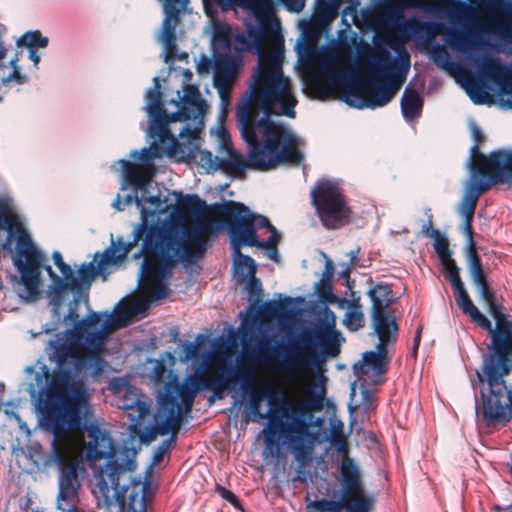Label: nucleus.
I'll return each mask as SVG.
<instances>
[{"label": "nucleus", "mask_w": 512, "mask_h": 512, "mask_svg": "<svg viewBox=\"0 0 512 512\" xmlns=\"http://www.w3.org/2000/svg\"><path fill=\"white\" fill-rule=\"evenodd\" d=\"M48 375V368L43 366L42 373L36 374V383L30 384L28 389L41 414V427L53 436L50 450L43 461L44 466H54L57 470L68 467L72 461L71 448L65 436L69 432L83 430L90 438L85 454L89 466L93 468L97 461L106 460L93 474V494L105 506L122 501L130 486L137 488L140 485L138 479H124L127 472L136 468L140 447H134L132 437L120 446L115 445L97 422L88 421L90 397L87 389L48 382Z\"/></svg>", "instance_id": "f257e3e1"}, {"label": "nucleus", "mask_w": 512, "mask_h": 512, "mask_svg": "<svg viewBox=\"0 0 512 512\" xmlns=\"http://www.w3.org/2000/svg\"><path fill=\"white\" fill-rule=\"evenodd\" d=\"M315 289L319 302L324 304V315L318 318L315 327L302 328L300 336H290L291 344L277 339L275 333L260 331L249 355L254 363L268 365L277 361L282 369L302 366L319 371L327 358L339 355L344 338L335 329V315L328 304L346 299L333 293L330 281L320 279Z\"/></svg>", "instance_id": "f03ea898"}, {"label": "nucleus", "mask_w": 512, "mask_h": 512, "mask_svg": "<svg viewBox=\"0 0 512 512\" xmlns=\"http://www.w3.org/2000/svg\"><path fill=\"white\" fill-rule=\"evenodd\" d=\"M110 317L111 314L91 312L76 321L73 328L65 330V340L57 334L56 339L49 341V349L52 350L49 359L56 365L51 382L86 389L80 375L89 372L96 376L101 372L103 341L110 329L122 326L112 322Z\"/></svg>", "instance_id": "7ed1b4c3"}, {"label": "nucleus", "mask_w": 512, "mask_h": 512, "mask_svg": "<svg viewBox=\"0 0 512 512\" xmlns=\"http://www.w3.org/2000/svg\"><path fill=\"white\" fill-rule=\"evenodd\" d=\"M269 60L276 66L267 70L258 64L245 96L236 107L235 118L242 108H246L249 125L256 129L265 128L268 122H275L271 115H285L294 118L297 100L291 92L289 80L283 76L280 63L283 50L272 51Z\"/></svg>", "instance_id": "20e7f679"}, {"label": "nucleus", "mask_w": 512, "mask_h": 512, "mask_svg": "<svg viewBox=\"0 0 512 512\" xmlns=\"http://www.w3.org/2000/svg\"><path fill=\"white\" fill-rule=\"evenodd\" d=\"M184 94L180 95L177 91V99L171 100L177 110L172 113H167L163 107L158 117L149 119L148 134L151 138H157L164 147V153L170 157H177L178 161H191L195 158V150L197 147L193 145L191 140L195 139L197 129L192 128L189 124L184 126L178 137L180 139H187L180 143L178 139L171 133L169 124L177 121L183 122L187 120H196L200 118L202 122L203 116L206 113V103L202 98L199 89L194 85H186L183 88Z\"/></svg>", "instance_id": "39448f33"}, {"label": "nucleus", "mask_w": 512, "mask_h": 512, "mask_svg": "<svg viewBox=\"0 0 512 512\" xmlns=\"http://www.w3.org/2000/svg\"><path fill=\"white\" fill-rule=\"evenodd\" d=\"M383 54L384 58L374 57L369 62V67L373 70L372 76L366 79L372 87L370 92H367L364 84L353 75L339 74L333 78L334 81L349 86L344 95V101L349 106L357 109L384 107L397 93L410 69L409 56L405 54L396 67L394 62L389 60V53L384 51Z\"/></svg>", "instance_id": "423d86ee"}, {"label": "nucleus", "mask_w": 512, "mask_h": 512, "mask_svg": "<svg viewBox=\"0 0 512 512\" xmlns=\"http://www.w3.org/2000/svg\"><path fill=\"white\" fill-rule=\"evenodd\" d=\"M486 164L490 168L488 178L481 179L480 170L475 169L458 206V213L463 218L462 232L467 240L466 249L476 247L473 239V221L480 196L492 185L512 184V150L492 151Z\"/></svg>", "instance_id": "0eeeda50"}, {"label": "nucleus", "mask_w": 512, "mask_h": 512, "mask_svg": "<svg viewBox=\"0 0 512 512\" xmlns=\"http://www.w3.org/2000/svg\"><path fill=\"white\" fill-rule=\"evenodd\" d=\"M268 125L258 129L261 148L252 151V164L265 171L282 163L299 165L303 154L296 148V137L282 124L268 122Z\"/></svg>", "instance_id": "6e6552de"}, {"label": "nucleus", "mask_w": 512, "mask_h": 512, "mask_svg": "<svg viewBox=\"0 0 512 512\" xmlns=\"http://www.w3.org/2000/svg\"><path fill=\"white\" fill-rule=\"evenodd\" d=\"M315 413L303 417L302 423L292 420L284 422L279 428L282 445H287L298 463L299 472L309 460L316 443L320 442L324 432L325 418Z\"/></svg>", "instance_id": "1a4fd4ad"}, {"label": "nucleus", "mask_w": 512, "mask_h": 512, "mask_svg": "<svg viewBox=\"0 0 512 512\" xmlns=\"http://www.w3.org/2000/svg\"><path fill=\"white\" fill-rule=\"evenodd\" d=\"M311 200L326 229H340L350 222L351 209L337 182L319 180L311 191Z\"/></svg>", "instance_id": "9d476101"}, {"label": "nucleus", "mask_w": 512, "mask_h": 512, "mask_svg": "<svg viewBox=\"0 0 512 512\" xmlns=\"http://www.w3.org/2000/svg\"><path fill=\"white\" fill-rule=\"evenodd\" d=\"M486 304L488 305L489 314L495 320V326L479 311L469 295L460 303L459 308L471 318L472 322L489 333L491 341L487 349H491L512 341V320H509L507 314L503 311L502 296Z\"/></svg>", "instance_id": "9b49d317"}, {"label": "nucleus", "mask_w": 512, "mask_h": 512, "mask_svg": "<svg viewBox=\"0 0 512 512\" xmlns=\"http://www.w3.org/2000/svg\"><path fill=\"white\" fill-rule=\"evenodd\" d=\"M177 433L178 430L172 431L171 433H169L170 436L167 439H164L158 445V447L153 453L152 462L146 471V476L143 482L140 477L131 476V473L134 472L137 469V467L134 470L127 472L124 479H138L140 480V485L137 488H134V486H130L128 490L124 493L122 501H114V504H118L120 506L122 512H147L151 470L155 465H157L163 460L165 453L170 449V447L176 445Z\"/></svg>", "instance_id": "f8f14e48"}, {"label": "nucleus", "mask_w": 512, "mask_h": 512, "mask_svg": "<svg viewBox=\"0 0 512 512\" xmlns=\"http://www.w3.org/2000/svg\"><path fill=\"white\" fill-rule=\"evenodd\" d=\"M451 48L462 57L474 63L476 73L480 79H493L499 70L498 63L489 54L480 51L492 47L488 38L481 34H458L450 41Z\"/></svg>", "instance_id": "ddd939ff"}, {"label": "nucleus", "mask_w": 512, "mask_h": 512, "mask_svg": "<svg viewBox=\"0 0 512 512\" xmlns=\"http://www.w3.org/2000/svg\"><path fill=\"white\" fill-rule=\"evenodd\" d=\"M488 351L483 355L480 370L476 371L477 378L481 383H487V391L506 390L505 377L512 371V341Z\"/></svg>", "instance_id": "4468645a"}, {"label": "nucleus", "mask_w": 512, "mask_h": 512, "mask_svg": "<svg viewBox=\"0 0 512 512\" xmlns=\"http://www.w3.org/2000/svg\"><path fill=\"white\" fill-rule=\"evenodd\" d=\"M280 400H283V397L279 393L270 390L261 392L251 391L249 396V412L246 423L249 422L250 416H252L253 421L268 418L269 422L277 427V431L274 429L264 430L265 447L267 450H271L272 454H276L279 450L280 445L277 434L279 435V428L284 423V418L274 417V412L272 411L280 403Z\"/></svg>", "instance_id": "2eb2a0df"}, {"label": "nucleus", "mask_w": 512, "mask_h": 512, "mask_svg": "<svg viewBox=\"0 0 512 512\" xmlns=\"http://www.w3.org/2000/svg\"><path fill=\"white\" fill-rule=\"evenodd\" d=\"M237 127L240 131L241 137L248 148L247 158L245 159L239 152H237L231 144L227 147V158H221V169L225 170L228 174H241L246 168L265 171L260 167L252 164L251 154L254 149H260V137L258 129L249 125L247 120L246 108H242L236 118Z\"/></svg>", "instance_id": "dca6fc26"}, {"label": "nucleus", "mask_w": 512, "mask_h": 512, "mask_svg": "<svg viewBox=\"0 0 512 512\" xmlns=\"http://www.w3.org/2000/svg\"><path fill=\"white\" fill-rule=\"evenodd\" d=\"M166 230L164 226L155 224L149 225L143 238L142 248L134 254V258L138 259L145 255V259L141 265L140 279L144 275H154L160 280L170 277L171 265L167 263L166 254H162V246L164 245L159 238V231Z\"/></svg>", "instance_id": "f3484780"}, {"label": "nucleus", "mask_w": 512, "mask_h": 512, "mask_svg": "<svg viewBox=\"0 0 512 512\" xmlns=\"http://www.w3.org/2000/svg\"><path fill=\"white\" fill-rule=\"evenodd\" d=\"M392 329L377 328L374 333L378 336L379 342L376 344V350L366 351L362 354V360L353 365V372L361 378L369 371L377 375L384 374L389 369L390 360L387 357L388 347L394 345L397 340L398 325L397 322L391 321Z\"/></svg>", "instance_id": "a211bd4d"}, {"label": "nucleus", "mask_w": 512, "mask_h": 512, "mask_svg": "<svg viewBox=\"0 0 512 512\" xmlns=\"http://www.w3.org/2000/svg\"><path fill=\"white\" fill-rule=\"evenodd\" d=\"M341 478L347 512H371L374 498L364 493L358 468L350 458L341 465Z\"/></svg>", "instance_id": "6ab92c4d"}, {"label": "nucleus", "mask_w": 512, "mask_h": 512, "mask_svg": "<svg viewBox=\"0 0 512 512\" xmlns=\"http://www.w3.org/2000/svg\"><path fill=\"white\" fill-rule=\"evenodd\" d=\"M159 233V239L164 244L162 254H166L167 263L171 265V269L178 261H182L184 265L196 263L208 248L207 241L202 237L194 244L195 251L190 252L184 244L180 231L176 228L166 227V230H160Z\"/></svg>", "instance_id": "aec40b11"}, {"label": "nucleus", "mask_w": 512, "mask_h": 512, "mask_svg": "<svg viewBox=\"0 0 512 512\" xmlns=\"http://www.w3.org/2000/svg\"><path fill=\"white\" fill-rule=\"evenodd\" d=\"M84 469L81 460H72L68 467L58 470V493L56 508L59 512H86L79 507L81 484L78 472Z\"/></svg>", "instance_id": "412c9836"}, {"label": "nucleus", "mask_w": 512, "mask_h": 512, "mask_svg": "<svg viewBox=\"0 0 512 512\" xmlns=\"http://www.w3.org/2000/svg\"><path fill=\"white\" fill-rule=\"evenodd\" d=\"M481 404L476 400V413L487 425L507 423L512 419V388L506 390L480 391Z\"/></svg>", "instance_id": "4be33fe9"}, {"label": "nucleus", "mask_w": 512, "mask_h": 512, "mask_svg": "<svg viewBox=\"0 0 512 512\" xmlns=\"http://www.w3.org/2000/svg\"><path fill=\"white\" fill-rule=\"evenodd\" d=\"M368 285L367 295L372 302L373 328H377V330L380 328L392 329L390 322H396V318L390 312L386 313V309L397 301V297L393 294L392 284L387 282L375 283L372 278H369Z\"/></svg>", "instance_id": "5701e85b"}, {"label": "nucleus", "mask_w": 512, "mask_h": 512, "mask_svg": "<svg viewBox=\"0 0 512 512\" xmlns=\"http://www.w3.org/2000/svg\"><path fill=\"white\" fill-rule=\"evenodd\" d=\"M95 262L94 259L91 262L82 263L77 270V276L72 272L70 278L57 279L58 284L55 287L58 291L63 290V300L66 293L70 291L74 295V302L82 300L88 302L89 290L95 277L101 274L104 279L106 278L104 272L101 271V264Z\"/></svg>", "instance_id": "b1692460"}, {"label": "nucleus", "mask_w": 512, "mask_h": 512, "mask_svg": "<svg viewBox=\"0 0 512 512\" xmlns=\"http://www.w3.org/2000/svg\"><path fill=\"white\" fill-rule=\"evenodd\" d=\"M324 393L323 387L319 391L312 387L309 394L298 402L286 403L284 399L280 400V403L272 409L274 417L284 418V422L295 420L301 424L304 420L303 417L322 411L325 405Z\"/></svg>", "instance_id": "393cba45"}, {"label": "nucleus", "mask_w": 512, "mask_h": 512, "mask_svg": "<svg viewBox=\"0 0 512 512\" xmlns=\"http://www.w3.org/2000/svg\"><path fill=\"white\" fill-rule=\"evenodd\" d=\"M243 211L242 215H239L237 219L229 220V234L237 237L236 241H240V245H244V239L246 237L247 230L253 229L254 236L258 237L257 230L266 227L268 230L273 226L269 219L263 215L253 213L247 206L241 205Z\"/></svg>", "instance_id": "a878e982"}, {"label": "nucleus", "mask_w": 512, "mask_h": 512, "mask_svg": "<svg viewBox=\"0 0 512 512\" xmlns=\"http://www.w3.org/2000/svg\"><path fill=\"white\" fill-rule=\"evenodd\" d=\"M163 5L164 19L162 22L163 42L167 49L175 47V29L180 20V13L186 9L189 0H160Z\"/></svg>", "instance_id": "bb28decb"}, {"label": "nucleus", "mask_w": 512, "mask_h": 512, "mask_svg": "<svg viewBox=\"0 0 512 512\" xmlns=\"http://www.w3.org/2000/svg\"><path fill=\"white\" fill-rule=\"evenodd\" d=\"M42 262L43 259L34 263L31 259L14 258V265L20 273L21 283L24 286L27 299L36 300L38 298Z\"/></svg>", "instance_id": "cd10ccee"}, {"label": "nucleus", "mask_w": 512, "mask_h": 512, "mask_svg": "<svg viewBox=\"0 0 512 512\" xmlns=\"http://www.w3.org/2000/svg\"><path fill=\"white\" fill-rule=\"evenodd\" d=\"M268 32L264 25L250 24L247 27V33H240L235 36V40L242 46V50H255V53L262 58L265 53V41Z\"/></svg>", "instance_id": "c85d7f7f"}, {"label": "nucleus", "mask_w": 512, "mask_h": 512, "mask_svg": "<svg viewBox=\"0 0 512 512\" xmlns=\"http://www.w3.org/2000/svg\"><path fill=\"white\" fill-rule=\"evenodd\" d=\"M214 57V68L221 73V75L216 74L214 80V86L218 88L222 100L229 102L227 96L224 95V89L228 78L231 77L236 70V60L230 53L224 54H213Z\"/></svg>", "instance_id": "c756f323"}, {"label": "nucleus", "mask_w": 512, "mask_h": 512, "mask_svg": "<svg viewBox=\"0 0 512 512\" xmlns=\"http://www.w3.org/2000/svg\"><path fill=\"white\" fill-rule=\"evenodd\" d=\"M442 265V274L452 286L454 298L459 306L460 303L468 296L464 283L460 277V268L456 261L451 257L440 260Z\"/></svg>", "instance_id": "7c9ffc66"}, {"label": "nucleus", "mask_w": 512, "mask_h": 512, "mask_svg": "<svg viewBox=\"0 0 512 512\" xmlns=\"http://www.w3.org/2000/svg\"><path fill=\"white\" fill-rule=\"evenodd\" d=\"M119 407L123 410H133L135 412L134 414L128 413L131 420L134 421L130 426L133 431H135L139 419L149 412V405L141 400L140 395L132 387L126 390L123 398L120 400Z\"/></svg>", "instance_id": "2f4dec72"}, {"label": "nucleus", "mask_w": 512, "mask_h": 512, "mask_svg": "<svg viewBox=\"0 0 512 512\" xmlns=\"http://www.w3.org/2000/svg\"><path fill=\"white\" fill-rule=\"evenodd\" d=\"M229 238L235 273L242 275L243 278L255 274L257 270L255 260L249 255H245L241 252V248L246 247L247 245H240V242L238 243V241H236L237 237L235 235L229 234Z\"/></svg>", "instance_id": "473e14b6"}, {"label": "nucleus", "mask_w": 512, "mask_h": 512, "mask_svg": "<svg viewBox=\"0 0 512 512\" xmlns=\"http://www.w3.org/2000/svg\"><path fill=\"white\" fill-rule=\"evenodd\" d=\"M401 113L406 121H412L421 116L423 99L418 91L408 84L403 92L401 102Z\"/></svg>", "instance_id": "72a5a7b5"}, {"label": "nucleus", "mask_w": 512, "mask_h": 512, "mask_svg": "<svg viewBox=\"0 0 512 512\" xmlns=\"http://www.w3.org/2000/svg\"><path fill=\"white\" fill-rule=\"evenodd\" d=\"M14 239L16 241V258L23 260L31 259L34 263L44 259L43 253L33 244L30 235L24 229H19Z\"/></svg>", "instance_id": "f704fd0d"}, {"label": "nucleus", "mask_w": 512, "mask_h": 512, "mask_svg": "<svg viewBox=\"0 0 512 512\" xmlns=\"http://www.w3.org/2000/svg\"><path fill=\"white\" fill-rule=\"evenodd\" d=\"M118 163L121 165L126 181L132 185L135 192H138V190H145L146 187L152 186L151 179L140 173L135 164L126 159H120Z\"/></svg>", "instance_id": "c9c22d12"}, {"label": "nucleus", "mask_w": 512, "mask_h": 512, "mask_svg": "<svg viewBox=\"0 0 512 512\" xmlns=\"http://www.w3.org/2000/svg\"><path fill=\"white\" fill-rule=\"evenodd\" d=\"M468 270L477 289L489 284L487 273L483 270L482 260L476 247L466 249Z\"/></svg>", "instance_id": "e433bc0d"}, {"label": "nucleus", "mask_w": 512, "mask_h": 512, "mask_svg": "<svg viewBox=\"0 0 512 512\" xmlns=\"http://www.w3.org/2000/svg\"><path fill=\"white\" fill-rule=\"evenodd\" d=\"M160 408L156 413H159V418L164 422L171 424L175 429H179L180 419L176 414V409L179 407L178 398L173 394H165L159 401Z\"/></svg>", "instance_id": "4c0bfd02"}, {"label": "nucleus", "mask_w": 512, "mask_h": 512, "mask_svg": "<svg viewBox=\"0 0 512 512\" xmlns=\"http://www.w3.org/2000/svg\"><path fill=\"white\" fill-rule=\"evenodd\" d=\"M41 267L47 272L48 276L51 279V283L47 286L46 289V297L48 299L49 305L51 306V311L54 315L59 316L60 308L63 304V290H56L57 279L61 278V276L57 275L52 267L48 264H43Z\"/></svg>", "instance_id": "58836bf2"}, {"label": "nucleus", "mask_w": 512, "mask_h": 512, "mask_svg": "<svg viewBox=\"0 0 512 512\" xmlns=\"http://www.w3.org/2000/svg\"><path fill=\"white\" fill-rule=\"evenodd\" d=\"M153 420L154 424L148 425L144 431L139 434L140 443L149 444L157 438V435H167L176 430L171 424L159 418V413L154 414Z\"/></svg>", "instance_id": "ea45409f"}, {"label": "nucleus", "mask_w": 512, "mask_h": 512, "mask_svg": "<svg viewBox=\"0 0 512 512\" xmlns=\"http://www.w3.org/2000/svg\"><path fill=\"white\" fill-rule=\"evenodd\" d=\"M490 158V154L488 157H484V155L480 151V147L478 143H475L470 149V159H469V167H470V178L472 180L473 173L475 169L480 170L481 179H487L490 174V168L487 166V161Z\"/></svg>", "instance_id": "a19ab883"}, {"label": "nucleus", "mask_w": 512, "mask_h": 512, "mask_svg": "<svg viewBox=\"0 0 512 512\" xmlns=\"http://www.w3.org/2000/svg\"><path fill=\"white\" fill-rule=\"evenodd\" d=\"M154 86L148 89L146 93L147 105L146 111L149 114V119L158 117L159 111L164 107L161 103V86L157 77L153 78Z\"/></svg>", "instance_id": "79ce46f5"}, {"label": "nucleus", "mask_w": 512, "mask_h": 512, "mask_svg": "<svg viewBox=\"0 0 512 512\" xmlns=\"http://www.w3.org/2000/svg\"><path fill=\"white\" fill-rule=\"evenodd\" d=\"M270 236L266 241H262L259 239V237L254 236V230L249 229L247 230L246 237L244 239V242H242L244 245H247V247H257L262 248L266 250H270V248H276V243L280 240V235L278 234L276 228L274 226H271Z\"/></svg>", "instance_id": "37998d69"}, {"label": "nucleus", "mask_w": 512, "mask_h": 512, "mask_svg": "<svg viewBox=\"0 0 512 512\" xmlns=\"http://www.w3.org/2000/svg\"><path fill=\"white\" fill-rule=\"evenodd\" d=\"M213 54H224L232 51L233 45L229 34V28L219 27L212 36Z\"/></svg>", "instance_id": "c03bdc74"}, {"label": "nucleus", "mask_w": 512, "mask_h": 512, "mask_svg": "<svg viewBox=\"0 0 512 512\" xmlns=\"http://www.w3.org/2000/svg\"><path fill=\"white\" fill-rule=\"evenodd\" d=\"M49 43V38L43 36L39 30H30L25 32L17 41V47H28L32 49L45 48Z\"/></svg>", "instance_id": "a18cd8bd"}, {"label": "nucleus", "mask_w": 512, "mask_h": 512, "mask_svg": "<svg viewBox=\"0 0 512 512\" xmlns=\"http://www.w3.org/2000/svg\"><path fill=\"white\" fill-rule=\"evenodd\" d=\"M151 143L149 148L144 147L140 151H132L130 153V157L134 159H138L146 165H152L154 159L159 156L158 150L162 149L164 151V147L167 145H162L157 138Z\"/></svg>", "instance_id": "49530a36"}, {"label": "nucleus", "mask_w": 512, "mask_h": 512, "mask_svg": "<svg viewBox=\"0 0 512 512\" xmlns=\"http://www.w3.org/2000/svg\"><path fill=\"white\" fill-rule=\"evenodd\" d=\"M345 505V499L341 495L340 499H315L310 502L308 507H310L313 512H341Z\"/></svg>", "instance_id": "de8ad7c7"}, {"label": "nucleus", "mask_w": 512, "mask_h": 512, "mask_svg": "<svg viewBox=\"0 0 512 512\" xmlns=\"http://www.w3.org/2000/svg\"><path fill=\"white\" fill-rule=\"evenodd\" d=\"M1 230H5L7 232L3 248L5 250L12 251L11 246L15 236L13 222L8 212L5 210L3 202L0 200V231Z\"/></svg>", "instance_id": "09e8293b"}, {"label": "nucleus", "mask_w": 512, "mask_h": 512, "mask_svg": "<svg viewBox=\"0 0 512 512\" xmlns=\"http://www.w3.org/2000/svg\"><path fill=\"white\" fill-rule=\"evenodd\" d=\"M182 206L192 212L196 218H200L208 210L205 200L201 199L197 194H187L183 197Z\"/></svg>", "instance_id": "8fccbe9b"}, {"label": "nucleus", "mask_w": 512, "mask_h": 512, "mask_svg": "<svg viewBox=\"0 0 512 512\" xmlns=\"http://www.w3.org/2000/svg\"><path fill=\"white\" fill-rule=\"evenodd\" d=\"M19 62V53L17 52L15 56L9 61V66L12 71L7 76L2 77L1 83L4 86H7L10 82H15L16 84H26L29 81V77L26 74H22L20 72Z\"/></svg>", "instance_id": "3c124183"}, {"label": "nucleus", "mask_w": 512, "mask_h": 512, "mask_svg": "<svg viewBox=\"0 0 512 512\" xmlns=\"http://www.w3.org/2000/svg\"><path fill=\"white\" fill-rule=\"evenodd\" d=\"M284 301L286 303L281 302L280 300L278 302L274 300H267L263 302L258 307V311L261 315L267 316V317H274L279 315L280 313L285 312L286 306L291 304L293 299L291 297H285Z\"/></svg>", "instance_id": "603ef678"}, {"label": "nucleus", "mask_w": 512, "mask_h": 512, "mask_svg": "<svg viewBox=\"0 0 512 512\" xmlns=\"http://www.w3.org/2000/svg\"><path fill=\"white\" fill-rule=\"evenodd\" d=\"M194 145L198 147L196 144ZM197 152H199L198 165L205 169L207 173H214L221 169V158L217 156L213 157L210 151L199 150V148L195 150V157L197 156Z\"/></svg>", "instance_id": "864d4df0"}, {"label": "nucleus", "mask_w": 512, "mask_h": 512, "mask_svg": "<svg viewBox=\"0 0 512 512\" xmlns=\"http://www.w3.org/2000/svg\"><path fill=\"white\" fill-rule=\"evenodd\" d=\"M241 205L244 204L231 200L226 202H216L208 205V210L222 215H234L233 219H237L239 215H242L243 213Z\"/></svg>", "instance_id": "5fc2aeb1"}, {"label": "nucleus", "mask_w": 512, "mask_h": 512, "mask_svg": "<svg viewBox=\"0 0 512 512\" xmlns=\"http://www.w3.org/2000/svg\"><path fill=\"white\" fill-rule=\"evenodd\" d=\"M247 277H248V280L246 283V290L248 293L247 299L251 303L250 309H252L253 307L259 305L261 296H262V292H263V288H262L261 280L259 278H257L255 276V274L249 275Z\"/></svg>", "instance_id": "6e6d98bb"}, {"label": "nucleus", "mask_w": 512, "mask_h": 512, "mask_svg": "<svg viewBox=\"0 0 512 512\" xmlns=\"http://www.w3.org/2000/svg\"><path fill=\"white\" fill-rule=\"evenodd\" d=\"M359 298L349 303L350 306H354L355 309L348 311L345 315L344 323L350 331H357L364 326V315L359 310Z\"/></svg>", "instance_id": "4d7b16f0"}, {"label": "nucleus", "mask_w": 512, "mask_h": 512, "mask_svg": "<svg viewBox=\"0 0 512 512\" xmlns=\"http://www.w3.org/2000/svg\"><path fill=\"white\" fill-rule=\"evenodd\" d=\"M430 236L435 239L434 249L438 255L439 260H443L445 258L452 256V251L449 248L448 239L445 236H442L437 229H432L430 232Z\"/></svg>", "instance_id": "13d9d810"}, {"label": "nucleus", "mask_w": 512, "mask_h": 512, "mask_svg": "<svg viewBox=\"0 0 512 512\" xmlns=\"http://www.w3.org/2000/svg\"><path fill=\"white\" fill-rule=\"evenodd\" d=\"M122 239H118V245L112 242V245L105 249L102 254L101 260L97 264H101V271L103 272L104 266L109 264H115L118 260L123 258V254L120 253V246H122Z\"/></svg>", "instance_id": "bf43d9fd"}, {"label": "nucleus", "mask_w": 512, "mask_h": 512, "mask_svg": "<svg viewBox=\"0 0 512 512\" xmlns=\"http://www.w3.org/2000/svg\"><path fill=\"white\" fill-rule=\"evenodd\" d=\"M229 220H221V221H203L199 220L196 221L194 229L199 231V233L202 235L204 233H215L223 228L227 230L229 233Z\"/></svg>", "instance_id": "052dcab7"}, {"label": "nucleus", "mask_w": 512, "mask_h": 512, "mask_svg": "<svg viewBox=\"0 0 512 512\" xmlns=\"http://www.w3.org/2000/svg\"><path fill=\"white\" fill-rule=\"evenodd\" d=\"M318 11L327 19L338 16L341 0H316Z\"/></svg>", "instance_id": "680f3d73"}, {"label": "nucleus", "mask_w": 512, "mask_h": 512, "mask_svg": "<svg viewBox=\"0 0 512 512\" xmlns=\"http://www.w3.org/2000/svg\"><path fill=\"white\" fill-rule=\"evenodd\" d=\"M148 227L149 226L147 225L145 219L142 221V223L136 226V228L133 231V240L128 241L125 244L123 243L122 246H120V253L123 254V258L126 256L128 252L132 250L134 246L138 244L140 239H142V237L145 236Z\"/></svg>", "instance_id": "e2e57ef3"}, {"label": "nucleus", "mask_w": 512, "mask_h": 512, "mask_svg": "<svg viewBox=\"0 0 512 512\" xmlns=\"http://www.w3.org/2000/svg\"><path fill=\"white\" fill-rule=\"evenodd\" d=\"M255 1L256 0H214L223 12H227L237 7L250 8Z\"/></svg>", "instance_id": "0e129e2a"}, {"label": "nucleus", "mask_w": 512, "mask_h": 512, "mask_svg": "<svg viewBox=\"0 0 512 512\" xmlns=\"http://www.w3.org/2000/svg\"><path fill=\"white\" fill-rule=\"evenodd\" d=\"M54 264L61 272V278H70L72 276V268L63 260L61 252L54 251L52 254Z\"/></svg>", "instance_id": "69168bd1"}, {"label": "nucleus", "mask_w": 512, "mask_h": 512, "mask_svg": "<svg viewBox=\"0 0 512 512\" xmlns=\"http://www.w3.org/2000/svg\"><path fill=\"white\" fill-rule=\"evenodd\" d=\"M216 492L227 502H229L231 505H233L235 508L240 507V500L239 498L229 489L221 486L216 485Z\"/></svg>", "instance_id": "338daca9"}, {"label": "nucleus", "mask_w": 512, "mask_h": 512, "mask_svg": "<svg viewBox=\"0 0 512 512\" xmlns=\"http://www.w3.org/2000/svg\"><path fill=\"white\" fill-rule=\"evenodd\" d=\"M149 203L153 209L151 210V213H154L156 211H162L163 210V203L165 202V199H161V194L158 192L155 195H144L142 194V203Z\"/></svg>", "instance_id": "774afa93"}]
</instances>
